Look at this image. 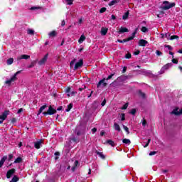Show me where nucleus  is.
Returning a JSON list of instances; mask_svg holds the SVG:
<instances>
[{
	"instance_id": "nucleus-31",
	"label": "nucleus",
	"mask_w": 182,
	"mask_h": 182,
	"mask_svg": "<svg viewBox=\"0 0 182 182\" xmlns=\"http://www.w3.org/2000/svg\"><path fill=\"white\" fill-rule=\"evenodd\" d=\"M171 36V34L170 33H166L165 34V38H166V39H167L168 41H170Z\"/></svg>"
},
{
	"instance_id": "nucleus-53",
	"label": "nucleus",
	"mask_w": 182,
	"mask_h": 182,
	"mask_svg": "<svg viewBox=\"0 0 182 182\" xmlns=\"http://www.w3.org/2000/svg\"><path fill=\"white\" fill-rule=\"evenodd\" d=\"M22 112H23V109L20 108V109L18 110L17 113L19 114V113H22Z\"/></svg>"
},
{
	"instance_id": "nucleus-25",
	"label": "nucleus",
	"mask_w": 182,
	"mask_h": 182,
	"mask_svg": "<svg viewBox=\"0 0 182 182\" xmlns=\"http://www.w3.org/2000/svg\"><path fill=\"white\" fill-rule=\"evenodd\" d=\"M129 11H127L122 16V19L124 21H126V19H127V18H129Z\"/></svg>"
},
{
	"instance_id": "nucleus-13",
	"label": "nucleus",
	"mask_w": 182,
	"mask_h": 182,
	"mask_svg": "<svg viewBox=\"0 0 182 182\" xmlns=\"http://www.w3.org/2000/svg\"><path fill=\"white\" fill-rule=\"evenodd\" d=\"M43 143V141L40 140L38 141H36L34 143V147H36V149H41V146H42V144Z\"/></svg>"
},
{
	"instance_id": "nucleus-44",
	"label": "nucleus",
	"mask_w": 182,
	"mask_h": 182,
	"mask_svg": "<svg viewBox=\"0 0 182 182\" xmlns=\"http://www.w3.org/2000/svg\"><path fill=\"white\" fill-rule=\"evenodd\" d=\"M131 114H136V109H132L130 111Z\"/></svg>"
},
{
	"instance_id": "nucleus-21",
	"label": "nucleus",
	"mask_w": 182,
	"mask_h": 182,
	"mask_svg": "<svg viewBox=\"0 0 182 182\" xmlns=\"http://www.w3.org/2000/svg\"><path fill=\"white\" fill-rule=\"evenodd\" d=\"M119 2V0H112L111 2L109 3V6H113V5H116Z\"/></svg>"
},
{
	"instance_id": "nucleus-42",
	"label": "nucleus",
	"mask_w": 182,
	"mask_h": 182,
	"mask_svg": "<svg viewBox=\"0 0 182 182\" xmlns=\"http://www.w3.org/2000/svg\"><path fill=\"white\" fill-rule=\"evenodd\" d=\"M75 62H76V60H73V61H71L70 66V68H73V65H75Z\"/></svg>"
},
{
	"instance_id": "nucleus-38",
	"label": "nucleus",
	"mask_w": 182,
	"mask_h": 182,
	"mask_svg": "<svg viewBox=\"0 0 182 182\" xmlns=\"http://www.w3.org/2000/svg\"><path fill=\"white\" fill-rule=\"evenodd\" d=\"M106 7H102L100 10V14H103L104 12H106Z\"/></svg>"
},
{
	"instance_id": "nucleus-58",
	"label": "nucleus",
	"mask_w": 182,
	"mask_h": 182,
	"mask_svg": "<svg viewBox=\"0 0 182 182\" xmlns=\"http://www.w3.org/2000/svg\"><path fill=\"white\" fill-rule=\"evenodd\" d=\"M147 122L146 121V119H144L143 122H142V125L143 126H146Z\"/></svg>"
},
{
	"instance_id": "nucleus-35",
	"label": "nucleus",
	"mask_w": 182,
	"mask_h": 182,
	"mask_svg": "<svg viewBox=\"0 0 182 182\" xmlns=\"http://www.w3.org/2000/svg\"><path fill=\"white\" fill-rule=\"evenodd\" d=\"M77 166H79V161H75V166L73 168V171H75V168H76V167H77Z\"/></svg>"
},
{
	"instance_id": "nucleus-30",
	"label": "nucleus",
	"mask_w": 182,
	"mask_h": 182,
	"mask_svg": "<svg viewBox=\"0 0 182 182\" xmlns=\"http://www.w3.org/2000/svg\"><path fill=\"white\" fill-rule=\"evenodd\" d=\"M12 63H14V58H11L7 60V65H12Z\"/></svg>"
},
{
	"instance_id": "nucleus-54",
	"label": "nucleus",
	"mask_w": 182,
	"mask_h": 182,
	"mask_svg": "<svg viewBox=\"0 0 182 182\" xmlns=\"http://www.w3.org/2000/svg\"><path fill=\"white\" fill-rule=\"evenodd\" d=\"M11 123H16V118H12Z\"/></svg>"
},
{
	"instance_id": "nucleus-34",
	"label": "nucleus",
	"mask_w": 182,
	"mask_h": 182,
	"mask_svg": "<svg viewBox=\"0 0 182 182\" xmlns=\"http://www.w3.org/2000/svg\"><path fill=\"white\" fill-rule=\"evenodd\" d=\"M65 2L67 5H73V0H65Z\"/></svg>"
},
{
	"instance_id": "nucleus-39",
	"label": "nucleus",
	"mask_w": 182,
	"mask_h": 182,
	"mask_svg": "<svg viewBox=\"0 0 182 182\" xmlns=\"http://www.w3.org/2000/svg\"><path fill=\"white\" fill-rule=\"evenodd\" d=\"M120 117H121V120L123 122V121H124V120H126V117H125V115H124V114H121V115H120Z\"/></svg>"
},
{
	"instance_id": "nucleus-47",
	"label": "nucleus",
	"mask_w": 182,
	"mask_h": 182,
	"mask_svg": "<svg viewBox=\"0 0 182 182\" xmlns=\"http://www.w3.org/2000/svg\"><path fill=\"white\" fill-rule=\"evenodd\" d=\"M113 76H114V74H112L111 75H109L107 77V80H110V79H112V77H113Z\"/></svg>"
},
{
	"instance_id": "nucleus-20",
	"label": "nucleus",
	"mask_w": 182,
	"mask_h": 182,
	"mask_svg": "<svg viewBox=\"0 0 182 182\" xmlns=\"http://www.w3.org/2000/svg\"><path fill=\"white\" fill-rule=\"evenodd\" d=\"M122 143H124V144H127L129 146L132 144V141L129 139H122Z\"/></svg>"
},
{
	"instance_id": "nucleus-28",
	"label": "nucleus",
	"mask_w": 182,
	"mask_h": 182,
	"mask_svg": "<svg viewBox=\"0 0 182 182\" xmlns=\"http://www.w3.org/2000/svg\"><path fill=\"white\" fill-rule=\"evenodd\" d=\"M22 161V158L21 157H18L15 161H14V164H16V163H21Z\"/></svg>"
},
{
	"instance_id": "nucleus-17",
	"label": "nucleus",
	"mask_w": 182,
	"mask_h": 182,
	"mask_svg": "<svg viewBox=\"0 0 182 182\" xmlns=\"http://www.w3.org/2000/svg\"><path fill=\"white\" fill-rule=\"evenodd\" d=\"M114 129L117 132H122V129L120 128V125H119V124H117L116 122L114 123Z\"/></svg>"
},
{
	"instance_id": "nucleus-36",
	"label": "nucleus",
	"mask_w": 182,
	"mask_h": 182,
	"mask_svg": "<svg viewBox=\"0 0 182 182\" xmlns=\"http://www.w3.org/2000/svg\"><path fill=\"white\" fill-rule=\"evenodd\" d=\"M141 31V32L146 33V32H148L149 29L146 27L143 26Z\"/></svg>"
},
{
	"instance_id": "nucleus-29",
	"label": "nucleus",
	"mask_w": 182,
	"mask_h": 182,
	"mask_svg": "<svg viewBox=\"0 0 182 182\" xmlns=\"http://www.w3.org/2000/svg\"><path fill=\"white\" fill-rule=\"evenodd\" d=\"M76 93H77V92H75V91H73V92H71L70 93L67 94V96H68V97H70V96H75V95H76Z\"/></svg>"
},
{
	"instance_id": "nucleus-63",
	"label": "nucleus",
	"mask_w": 182,
	"mask_h": 182,
	"mask_svg": "<svg viewBox=\"0 0 182 182\" xmlns=\"http://www.w3.org/2000/svg\"><path fill=\"white\" fill-rule=\"evenodd\" d=\"M82 22H83V19L80 18V19H79V23H82Z\"/></svg>"
},
{
	"instance_id": "nucleus-5",
	"label": "nucleus",
	"mask_w": 182,
	"mask_h": 182,
	"mask_svg": "<svg viewBox=\"0 0 182 182\" xmlns=\"http://www.w3.org/2000/svg\"><path fill=\"white\" fill-rule=\"evenodd\" d=\"M48 56H49V54H46L45 56L38 61V65L40 66H42V65H45L48 60Z\"/></svg>"
},
{
	"instance_id": "nucleus-57",
	"label": "nucleus",
	"mask_w": 182,
	"mask_h": 182,
	"mask_svg": "<svg viewBox=\"0 0 182 182\" xmlns=\"http://www.w3.org/2000/svg\"><path fill=\"white\" fill-rule=\"evenodd\" d=\"M106 105V100H104L103 102L101 103L102 106H105Z\"/></svg>"
},
{
	"instance_id": "nucleus-16",
	"label": "nucleus",
	"mask_w": 182,
	"mask_h": 182,
	"mask_svg": "<svg viewBox=\"0 0 182 182\" xmlns=\"http://www.w3.org/2000/svg\"><path fill=\"white\" fill-rule=\"evenodd\" d=\"M118 32L119 33H124L125 32H129V29L126 27H121Z\"/></svg>"
},
{
	"instance_id": "nucleus-56",
	"label": "nucleus",
	"mask_w": 182,
	"mask_h": 182,
	"mask_svg": "<svg viewBox=\"0 0 182 182\" xmlns=\"http://www.w3.org/2000/svg\"><path fill=\"white\" fill-rule=\"evenodd\" d=\"M140 54V50H136L134 53V55H139Z\"/></svg>"
},
{
	"instance_id": "nucleus-8",
	"label": "nucleus",
	"mask_w": 182,
	"mask_h": 182,
	"mask_svg": "<svg viewBox=\"0 0 182 182\" xmlns=\"http://www.w3.org/2000/svg\"><path fill=\"white\" fill-rule=\"evenodd\" d=\"M83 66V60H80L79 62L75 63V65L74 67L75 70L77 69H79V68H82Z\"/></svg>"
},
{
	"instance_id": "nucleus-48",
	"label": "nucleus",
	"mask_w": 182,
	"mask_h": 182,
	"mask_svg": "<svg viewBox=\"0 0 182 182\" xmlns=\"http://www.w3.org/2000/svg\"><path fill=\"white\" fill-rule=\"evenodd\" d=\"M172 62H173V63H175L176 65H177V63H178V60L177 59H176V58H173V59L172 60Z\"/></svg>"
},
{
	"instance_id": "nucleus-1",
	"label": "nucleus",
	"mask_w": 182,
	"mask_h": 182,
	"mask_svg": "<svg viewBox=\"0 0 182 182\" xmlns=\"http://www.w3.org/2000/svg\"><path fill=\"white\" fill-rule=\"evenodd\" d=\"M173 6H176V3H170L166 1L163 2L162 9L167 11L171 8H173Z\"/></svg>"
},
{
	"instance_id": "nucleus-51",
	"label": "nucleus",
	"mask_w": 182,
	"mask_h": 182,
	"mask_svg": "<svg viewBox=\"0 0 182 182\" xmlns=\"http://www.w3.org/2000/svg\"><path fill=\"white\" fill-rule=\"evenodd\" d=\"M31 9H32V10H35V9H42V7H39V6H38V7H35V6H34V7H31Z\"/></svg>"
},
{
	"instance_id": "nucleus-14",
	"label": "nucleus",
	"mask_w": 182,
	"mask_h": 182,
	"mask_svg": "<svg viewBox=\"0 0 182 182\" xmlns=\"http://www.w3.org/2000/svg\"><path fill=\"white\" fill-rule=\"evenodd\" d=\"M147 43H149V42H147V41H146L144 39H141L139 41V46H146V45H147Z\"/></svg>"
},
{
	"instance_id": "nucleus-50",
	"label": "nucleus",
	"mask_w": 182,
	"mask_h": 182,
	"mask_svg": "<svg viewBox=\"0 0 182 182\" xmlns=\"http://www.w3.org/2000/svg\"><path fill=\"white\" fill-rule=\"evenodd\" d=\"M157 154V152L156 151H151L150 153H149V156H154L155 154Z\"/></svg>"
},
{
	"instance_id": "nucleus-2",
	"label": "nucleus",
	"mask_w": 182,
	"mask_h": 182,
	"mask_svg": "<svg viewBox=\"0 0 182 182\" xmlns=\"http://www.w3.org/2000/svg\"><path fill=\"white\" fill-rule=\"evenodd\" d=\"M9 113V110H6L1 114V115H0V124H2L4 123V120H5L6 117H8Z\"/></svg>"
},
{
	"instance_id": "nucleus-24",
	"label": "nucleus",
	"mask_w": 182,
	"mask_h": 182,
	"mask_svg": "<svg viewBox=\"0 0 182 182\" xmlns=\"http://www.w3.org/2000/svg\"><path fill=\"white\" fill-rule=\"evenodd\" d=\"M46 107V105H43L41 107H40L38 110V114H41V113H42L45 110Z\"/></svg>"
},
{
	"instance_id": "nucleus-12",
	"label": "nucleus",
	"mask_w": 182,
	"mask_h": 182,
	"mask_svg": "<svg viewBox=\"0 0 182 182\" xmlns=\"http://www.w3.org/2000/svg\"><path fill=\"white\" fill-rule=\"evenodd\" d=\"M173 114H176V116H178L180 114H182V109H179L178 108L173 109L172 112Z\"/></svg>"
},
{
	"instance_id": "nucleus-40",
	"label": "nucleus",
	"mask_w": 182,
	"mask_h": 182,
	"mask_svg": "<svg viewBox=\"0 0 182 182\" xmlns=\"http://www.w3.org/2000/svg\"><path fill=\"white\" fill-rule=\"evenodd\" d=\"M108 144H109L110 146H114V142L112 140H108L107 141Z\"/></svg>"
},
{
	"instance_id": "nucleus-26",
	"label": "nucleus",
	"mask_w": 182,
	"mask_h": 182,
	"mask_svg": "<svg viewBox=\"0 0 182 182\" xmlns=\"http://www.w3.org/2000/svg\"><path fill=\"white\" fill-rule=\"evenodd\" d=\"M73 107V104L70 103L68 105L67 109H65V112H70V109Z\"/></svg>"
},
{
	"instance_id": "nucleus-23",
	"label": "nucleus",
	"mask_w": 182,
	"mask_h": 182,
	"mask_svg": "<svg viewBox=\"0 0 182 182\" xmlns=\"http://www.w3.org/2000/svg\"><path fill=\"white\" fill-rule=\"evenodd\" d=\"M50 38H53L55 36H56V31H51L48 33Z\"/></svg>"
},
{
	"instance_id": "nucleus-9",
	"label": "nucleus",
	"mask_w": 182,
	"mask_h": 182,
	"mask_svg": "<svg viewBox=\"0 0 182 182\" xmlns=\"http://www.w3.org/2000/svg\"><path fill=\"white\" fill-rule=\"evenodd\" d=\"M105 80H106V78H103L102 80H100V82L97 85V87H100L101 85H102L104 87H105V86H107V83L105 82Z\"/></svg>"
},
{
	"instance_id": "nucleus-49",
	"label": "nucleus",
	"mask_w": 182,
	"mask_h": 182,
	"mask_svg": "<svg viewBox=\"0 0 182 182\" xmlns=\"http://www.w3.org/2000/svg\"><path fill=\"white\" fill-rule=\"evenodd\" d=\"M70 92V87H68L65 90V93L69 94V92Z\"/></svg>"
},
{
	"instance_id": "nucleus-43",
	"label": "nucleus",
	"mask_w": 182,
	"mask_h": 182,
	"mask_svg": "<svg viewBox=\"0 0 182 182\" xmlns=\"http://www.w3.org/2000/svg\"><path fill=\"white\" fill-rule=\"evenodd\" d=\"M156 53L157 56H161V55H163V53H161L160 50H156Z\"/></svg>"
},
{
	"instance_id": "nucleus-18",
	"label": "nucleus",
	"mask_w": 182,
	"mask_h": 182,
	"mask_svg": "<svg viewBox=\"0 0 182 182\" xmlns=\"http://www.w3.org/2000/svg\"><path fill=\"white\" fill-rule=\"evenodd\" d=\"M85 41H86V36H85V35H82L79 40H78V43L80 44V43H83V42H85Z\"/></svg>"
},
{
	"instance_id": "nucleus-6",
	"label": "nucleus",
	"mask_w": 182,
	"mask_h": 182,
	"mask_svg": "<svg viewBox=\"0 0 182 182\" xmlns=\"http://www.w3.org/2000/svg\"><path fill=\"white\" fill-rule=\"evenodd\" d=\"M139 31V28H136L134 32L132 33V36L124 39V42H129V41H133L134 39V37L136 36V33H137V31Z\"/></svg>"
},
{
	"instance_id": "nucleus-52",
	"label": "nucleus",
	"mask_w": 182,
	"mask_h": 182,
	"mask_svg": "<svg viewBox=\"0 0 182 182\" xmlns=\"http://www.w3.org/2000/svg\"><path fill=\"white\" fill-rule=\"evenodd\" d=\"M65 25H66V21H65V20H63L61 22V26H65Z\"/></svg>"
},
{
	"instance_id": "nucleus-7",
	"label": "nucleus",
	"mask_w": 182,
	"mask_h": 182,
	"mask_svg": "<svg viewBox=\"0 0 182 182\" xmlns=\"http://www.w3.org/2000/svg\"><path fill=\"white\" fill-rule=\"evenodd\" d=\"M171 66V64L165 65L164 67H162L161 70H160L159 75H163V73H164V72H166V70H167V69H168V68H170Z\"/></svg>"
},
{
	"instance_id": "nucleus-60",
	"label": "nucleus",
	"mask_w": 182,
	"mask_h": 182,
	"mask_svg": "<svg viewBox=\"0 0 182 182\" xmlns=\"http://www.w3.org/2000/svg\"><path fill=\"white\" fill-rule=\"evenodd\" d=\"M126 70H127V68L124 67L123 70H122L123 73H124L126 72Z\"/></svg>"
},
{
	"instance_id": "nucleus-19",
	"label": "nucleus",
	"mask_w": 182,
	"mask_h": 182,
	"mask_svg": "<svg viewBox=\"0 0 182 182\" xmlns=\"http://www.w3.org/2000/svg\"><path fill=\"white\" fill-rule=\"evenodd\" d=\"M6 159H8V156H4L1 161H0V168L1 167H2V166H4V163H5V161H6Z\"/></svg>"
},
{
	"instance_id": "nucleus-4",
	"label": "nucleus",
	"mask_w": 182,
	"mask_h": 182,
	"mask_svg": "<svg viewBox=\"0 0 182 182\" xmlns=\"http://www.w3.org/2000/svg\"><path fill=\"white\" fill-rule=\"evenodd\" d=\"M56 113V109H53L52 106H50L48 107V110L47 112H43V114H49L50 116H52V114H55Z\"/></svg>"
},
{
	"instance_id": "nucleus-33",
	"label": "nucleus",
	"mask_w": 182,
	"mask_h": 182,
	"mask_svg": "<svg viewBox=\"0 0 182 182\" xmlns=\"http://www.w3.org/2000/svg\"><path fill=\"white\" fill-rule=\"evenodd\" d=\"M27 33L28 35H33V33H35V31H33L32 29H28Z\"/></svg>"
},
{
	"instance_id": "nucleus-46",
	"label": "nucleus",
	"mask_w": 182,
	"mask_h": 182,
	"mask_svg": "<svg viewBox=\"0 0 182 182\" xmlns=\"http://www.w3.org/2000/svg\"><path fill=\"white\" fill-rule=\"evenodd\" d=\"M125 58H126L127 59H130V58H132V54L127 53V54L125 55Z\"/></svg>"
},
{
	"instance_id": "nucleus-22",
	"label": "nucleus",
	"mask_w": 182,
	"mask_h": 182,
	"mask_svg": "<svg viewBox=\"0 0 182 182\" xmlns=\"http://www.w3.org/2000/svg\"><path fill=\"white\" fill-rule=\"evenodd\" d=\"M96 153H97V156L101 157V159H106V156H105V154H103V153L99 152V151H96Z\"/></svg>"
},
{
	"instance_id": "nucleus-15",
	"label": "nucleus",
	"mask_w": 182,
	"mask_h": 182,
	"mask_svg": "<svg viewBox=\"0 0 182 182\" xmlns=\"http://www.w3.org/2000/svg\"><path fill=\"white\" fill-rule=\"evenodd\" d=\"M107 31H109L107 28L102 27L101 28V35L102 36H105V35L107 33Z\"/></svg>"
},
{
	"instance_id": "nucleus-64",
	"label": "nucleus",
	"mask_w": 182,
	"mask_h": 182,
	"mask_svg": "<svg viewBox=\"0 0 182 182\" xmlns=\"http://www.w3.org/2000/svg\"><path fill=\"white\" fill-rule=\"evenodd\" d=\"M60 154L59 152H55V156H60Z\"/></svg>"
},
{
	"instance_id": "nucleus-3",
	"label": "nucleus",
	"mask_w": 182,
	"mask_h": 182,
	"mask_svg": "<svg viewBox=\"0 0 182 182\" xmlns=\"http://www.w3.org/2000/svg\"><path fill=\"white\" fill-rule=\"evenodd\" d=\"M19 73H21V71L16 72L10 80H8L5 82L6 85H11L12 82H15V80H16V76H18Z\"/></svg>"
},
{
	"instance_id": "nucleus-10",
	"label": "nucleus",
	"mask_w": 182,
	"mask_h": 182,
	"mask_svg": "<svg viewBox=\"0 0 182 182\" xmlns=\"http://www.w3.org/2000/svg\"><path fill=\"white\" fill-rule=\"evenodd\" d=\"M14 173H15V168L9 170L6 173L7 178H11V177L12 176V174H14Z\"/></svg>"
},
{
	"instance_id": "nucleus-55",
	"label": "nucleus",
	"mask_w": 182,
	"mask_h": 182,
	"mask_svg": "<svg viewBox=\"0 0 182 182\" xmlns=\"http://www.w3.org/2000/svg\"><path fill=\"white\" fill-rule=\"evenodd\" d=\"M12 159H14V155L12 154L9 155V160H12Z\"/></svg>"
},
{
	"instance_id": "nucleus-32",
	"label": "nucleus",
	"mask_w": 182,
	"mask_h": 182,
	"mask_svg": "<svg viewBox=\"0 0 182 182\" xmlns=\"http://www.w3.org/2000/svg\"><path fill=\"white\" fill-rule=\"evenodd\" d=\"M170 41H174V39H178V36H171V38H169Z\"/></svg>"
},
{
	"instance_id": "nucleus-62",
	"label": "nucleus",
	"mask_w": 182,
	"mask_h": 182,
	"mask_svg": "<svg viewBox=\"0 0 182 182\" xmlns=\"http://www.w3.org/2000/svg\"><path fill=\"white\" fill-rule=\"evenodd\" d=\"M161 36L162 39H164V38H166L165 34H164V33H161Z\"/></svg>"
},
{
	"instance_id": "nucleus-45",
	"label": "nucleus",
	"mask_w": 182,
	"mask_h": 182,
	"mask_svg": "<svg viewBox=\"0 0 182 182\" xmlns=\"http://www.w3.org/2000/svg\"><path fill=\"white\" fill-rule=\"evenodd\" d=\"M165 48H167V49H168V50H173V47L171 46H165Z\"/></svg>"
},
{
	"instance_id": "nucleus-37",
	"label": "nucleus",
	"mask_w": 182,
	"mask_h": 182,
	"mask_svg": "<svg viewBox=\"0 0 182 182\" xmlns=\"http://www.w3.org/2000/svg\"><path fill=\"white\" fill-rule=\"evenodd\" d=\"M123 129L125 130V132H127V134L130 133V132H129V128L126 127V125H123Z\"/></svg>"
},
{
	"instance_id": "nucleus-27",
	"label": "nucleus",
	"mask_w": 182,
	"mask_h": 182,
	"mask_svg": "<svg viewBox=\"0 0 182 182\" xmlns=\"http://www.w3.org/2000/svg\"><path fill=\"white\" fill-rule=\"evenodd\" d=\"M19 181V178L16 176H14L10 182H17Z\"/></svg>"
},
{
	"instance_id": "nucleus-11",
	"label": "nucleus",
	"mask_w": 182,
	"mask_h": 182,
	"mask_svg": "<svg viewBox=\"0 0 182 182\" xmlns=\"http://www.w3.org/2000/svg\"><path fill=\"white\" fill-rule=\"evenodd\" d=\"M31 58L30 55H26V54H23V55H21L18 57H17V60H21V59H25V60H27V59H29Z\"/></svg>"
},
{
	"instance_id": "nucleus-41",
	"label": "nucleus",
	"mask_w": 182,
	"mask_h": 182,
	"mask_svg": "<svg viewBox=\"0 0 182 182\" xmlns=\"http://www.w3.org/2000/svg\"><path fill=\"white\" fill-rule=\"evenodd\" d=\"M127 107H129V104H128V103L125 104V105L122 107V110H126V109H127Z\"/></svg>"
},
{
	"instance_id": "nucleus-61",
	"label": "nucleus",
	"mask_w": 182,
	"mask_h": 182,
	"mask_svg": "<svg viewBox=\"0 0 182 182\" xmlns=\"http://www.w3.org/2000/svg\"><path fill=\"white\" fill-rule=\"evenodd\" d=\"M111 18H112V19L114 20V19H116V16L112 14Z\"/></svg>"
},
{
	"instance_id": "nucleus-59",
	"label": "nucleus",
	"mask_w": 182,
	"mask_h": 182,
	"mask_svg": "<svg viewBox=\"0 0 182 182\" xmlns=\"http://www.w3.org/2000/svg\"><path fill=\"white\" fill-rule=\"evenodd\" d=\"M92 133H96V132H97V129L93 128V129H92Z\"/></svg>"
}]
</instances>
